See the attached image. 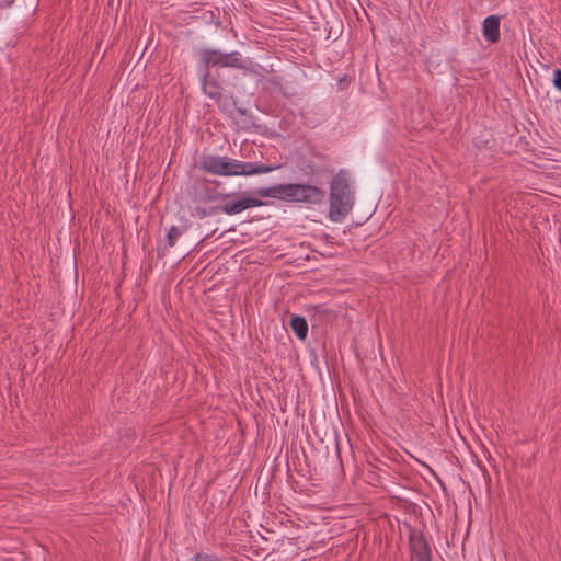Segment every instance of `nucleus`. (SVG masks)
<instances>
[{
    "instance_id": "nucleus-5",
    "label": "nucleus",
    "mask_w": 561,
    "mask_h": 561,
    "mask_svg": "<svg viewBox=\"0 0 561 561\" xmlns=\"http://www.w3.org/2000/svg\"><path fill=\"white\" fill-rule=\"evenodd\" d=\"M261 203L252 197H241L236 201H230L221 206V211L227 215H236L248 208L259 206Z\"/></svg>"
},
{
    "instance_id": "nucleus-4",
    "label": "nucleus",
    "mask_w": 561,
    "mask_h": 561,
    "mask_svg": "<svg viewBox=\"0 0 561 561\" xmlns=\"http://www.w3.org/2000/svg\"><path fill=\"white\" fill-rule=\"evenodd\" d=\"M201 62L205 67H227L243 69L248 61L239 51L225 53L213 48H203L199 50Z\"/></svg>"
},
{
    "instance_id": "nucleus-6",
    "label": "nucleus",
    "mask_w": 561,
    "mask_h": 561,
    "mask_svg": "<svg viewBox=\"0 0 561 561\" xmlns=\"http://www.w3.org/2000/svg\"><path fill=\"white\" fill-rule=\"evenodd\" d=\"M483 35L491 42L495 43L500 38V18L490 15L483 21Z\"/></svg>"
},
{
    "instance_id": "nucleus-7",
    "label": "nucleus",
    "mask_w": 561,
    "mask_h": 561,
    "mask_svg": "<svg viewBox=\"0 0 561 561\" xmlns=\"http://www.w3.org/2000/svg\"><path fill=\"white\" fill-rule=\"evenodd\" d=\"M290 328L299 340H305L308 334V323L304 317L294 316L290 319Z\"/></svg>"
},
{
    "instance_id": "nucleus-11",
    "label": "nucleus",
    "mask_w": 561,
    "mask_h": 561,
    "mask_svg": "<svg viewBox=\"0 0 561 561\" xmlns=\"http://www.w3.org/2000/svg\"><path fill=\"white\" fill-rule=\"evenodd\" d=\"M553 85L556 87V89L561 91V70L560 69H556L553 71Z\"/></svg>"
},
{
    "instance_id": "nucleus-9",
    "label": "nucleus",
    "mask_w": 561,
    "mask_h": 561,
    "mask_svg": "<svg viewBox=\"0 0 561 561\" xmlns=\"http://www.w3.org/2000/svg\"><path fill=\"white\" fill-rule=\"evenodd\" d=\"M203 90L211 99H217L220 95L219 87L207 79L203 81Z\"/></svg>"
},
{
    "instance_id": "nucleus-12",
    "label": "nucleus",
    "mask_w": 561,
    "mask_h": 561,
    "mask_svg": "<svg viewBox=\"0 0 561 561\" xmlns=\"http://www.w3.org/2000/svg\"><path fill=\"white\" fill-rule=\"evenodd\" d=\"M416 561H431L428 551L423 548L416 556Z\"/></svg>"
},
{
    "instance_id": "nucleus-2",
    "label": "nucleus",
    "mask_w": 561,
    "mask_h": 561,
    "mask_svg": "<svg viewBox=\"0 0 561 561\" xmlns=\"http://www.w3.org/2000/svg\"><path fill=\"white\" fill-rule=\"evenodd\" d=\"M261 196L273 197L291 203H305L317 205L323 202L324 192L313 185L308 184H277L262 190Z\"/></svg>"
},
{
    "instance_id": "nucleus-13",
    "label": "nucleus",
    "mask_w": 561,
    "mask_h": 561,
    "mask_svg": "<svg viewBox=\"0 0 561 561\" xmlns=\"http://www.w3.org/2000/svg\"><path fill=\"white\" fill-rule=\"evenodd\" d=\"M14 0H0V10L3 11L13 5Z\"/></svg>"
},
{
    "instance_id": "nucleus-1",
    "label": "nucleus",
    "mask_w": 561,
    "mask_h": 561,
    "mask_svg": "<svg viewBox=\"0 0 561 561\" xmlns=\"http://www.w3.org/2000/svg\"><path fill=\"white\" fill-rule=\"evenodd\" d=\"M202 169L208 173L220 176H249L272 172L276 170L277 167L255 162H242L226 157L209 156L203 159Z\"/></svg>"
},
{
    "instance_id": "nucleus-8",
    "label": "nucleus",
    "mask_w": 561,
    "mask_h": 561,
    "mask_svg": "<svg viewBox=\"0 0 561 561\" xmlns=\"http://www.w3.org/2000/svg\"><path fill=\"white\" fill-rule=\"evenodd\" d=\"M186 231V226L185 225H181V226H172L168 232V236H167V239H168V244L170 247H173L178 239Z\"/></svg>"
},
{
    "instance_id": "nucleus-3",
    "label": "nucleus",
    "mask_w": 561,
    "mask_h": 561,
    "mask_svg": "<svg viewBox=\"0 0 561 561\" xmlns=\"http://www.w3.org/2000/svg\"><path fill=\"white\" fill-rule=\"evenodd\" d=\"M329 218L333 222H342L353 207V193L342 176H335L331 182Z\"/></svg>"
},
{
    "instance_id": "nucleus-10",
    "label": "nucleus",
    "mask_w": 561,
    "mask_h": 561,
    "mask_svg": "<svg viewBox=\"0 0 561 561\" xmlns=\"http://www.w3.org/2000/svg\"><path fill=\"white\" fill-rule=\"evenodd\" d=\"M193 561H222V560L215 554L201 552V553L195 554V557L193 558Z\"/></svg>"
}]
</instances>
